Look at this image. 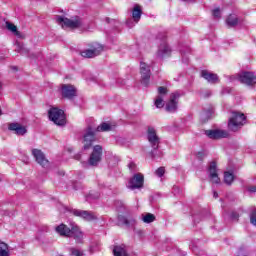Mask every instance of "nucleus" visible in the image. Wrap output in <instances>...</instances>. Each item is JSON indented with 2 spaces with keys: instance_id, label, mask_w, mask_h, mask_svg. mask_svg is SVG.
<instances>
[{
  "instance_id": "38",
  "label": "nucleus",
  "mask_w": 256,
  "mask_h": 256,
  "mask_svg": "<svg viewBox=\"0 0 256 256\" xmlns=\"http://www.w3.org/2000/svg\"><path fill=\"white\" fill-rule=\"evenodd\" d=\"M250 223L256 226V209H254L250 214Z\"/></svg>"
},
{
  "instance_id": "25",
  "label": "nucleus",
  "mask_w": 256,
  "mask_h": 256,
  "mask_svg": "<svg viewBox=\"0 0 256 256\" xmlns=\"http://www.w3.org/2000/svg\"><path fill=\"white\" fill-rule=\"evenodd\" d=\"M16 51L17 53H20V55H28L29 54V49H27V47H25V44L16 43Z\"/></svg>"
},
{
  "instance_id": "12",
  "label": "nucleus",
  "mask_w": 256,
  "mask_h": 256,
  "mask_svg": "<svg viewBox=\"0 0 256 256\" xmlns=\"http://www.w3.org/2000/svg\"><path fill=\"white\" fill-rule=\"evenodd\" d=\"M206 137L209 139H227L229 137V132L226 130H206L205 131Z\"/></svg>"
},
{
  "instance_id": "5",
  "label": "nucleus",
  "mask_w": 256,
  "mask_h": 256,
  "mask_svg": "<svg viewBox=\"0 0 256 256\" xmlns=\"http://www.w3.org/2000/svg\"><path fill=\"white\" fill-rule=\"evenodd\" d=\"M96 132L97 130L91 126H88L84 130V133H83L84 151L91 149V147L93 146V143L97 141V136L95 135Z\"/></svg>"
},
{
  "instance_id": "46",
  "label": "nucleus",
  "mask_w": 256,
  "mask_h": 256,
  "mask_svg": "<svg viewBox=\"0 0 256 256\" xmlns=\"http://www.w3.org/2000/svg\"><path fill=\"white\" fill-rule=\"evenodd\" d=\"M171 245V240H167L166 243L163 245V247H165V251H169V246L167 245Z\"/></svg>"
},
{
  "instance_id": "42",
  "label": "nucleus",
  "mask_w": 256,
  "mask_h": 256,
  "mask_svg": "<svg viewBox=\"0 0 256 256\" xmlns=\"http://www.w3.org/2000/svg\"><path fill=\"white\" fill-rule=\"evenodd\" d=\"M180 53L181 55H185L186 53H191V48H189V46H186L185 49L181 48Z\"/></svg>"
},
{
  "instance_id": "28",
  "label": "nucleus",
  "mask_w": 256,
  "mask_h": 256,
  "mask_svg": "<svg viewBox=\"0 0 256 256\" xmlns=\"http://www.w3.org/2000/svg\"><path fill=\"white\" fill-rule=\"evenodd\" d=\"M143 223H153L155 221V216L151 213L142 214Z\"/></svg>"
},
{
  "instance_id": "8",
  "label": "nucleus",
  "mask_w": 256,
  "mask_h": 256,
  "mask_svg": "<svg viewBox=\"0 0 256 256\" xmlns=\"http://www.w3.org/2000/svg\"><path fill=\"white\" fill-rule=\"evenodd\" d=\"M103 156V147L101 145H95L93 151L88 160L89 165L97 167L101 163V157Z\"/></svg>"
},
{
  "instance_id": "40",
  "label": "nucleus",
  "mask_w": 256,
  "mask_h": 256,
  "mask_svg": "<svg viewBox=\"0 0 256 256\" xmlns=\"http://www.w3.org/2000/svg\"><path fill=\"white\" fill-rule=\"evenodd\" d=\"M230 219H231L232 221H239V213H237V212H231V213H230Z\"/></svg>"
},
{
  "instance_id": "53",
  "label": "nucleus",
  "mask_w": 256,
  "mask_h": 256,
  "mask_svg": "<svg viewBox=\"0 0 256 256\" xmlns=\"http://www.w3.org/2000/svg\"><path fill=\"white\" fill-rule=\"evenodd\" d=\"M60 175H65V172H63V171H62V172H60Z\"/></svg>"
},
{
  "instance_id": "22",
  "label": "nucleus",
  "mask_w": 256,
  "mask_h": 256,
  "mask_svg": "<svg viewBox=\"0 0 256 256\" xmlns=\"http://www.w3.org/2000/svg\"><path fill=\"white\" fill-rule=\"evenodd\" d=\"M141 15H143V10L141 9V6L139 4H135L132 10V19L134 23H139V21L141 20Z\"/></svg>"
},
{
  "instance_id": "21",
  "label": "nucleus",
  "mask_w": 256,
  "mask_h": 256,
  "mask_svg": "<svg viewBox=\"0 0 256 256\" xmlns=\"http://www.w3.org/2000/svg\"><path fill=\"white\" fill-rule=\"evenodd\" d=\"M8 129L10 131H15L16 135H25V133H27V128H25V126H21L19 123L9 124Z\"/></svg>"
},
{
  "instance_id": "52",
  "label": "nucleus",
  "mask_w": 256,
  "mask_h": 256,
  "mask_svg": "<svg viewBox=\"0 0 256 256\" xmlns=\"http://www.w3.org/2000/svg\"><path fill=\"white\" fill-rule=\"evenodd\" d=\"M75 159H80V156L79 155L75 156Z\"/></svg>"
},
{
  "instance_id": "55",
  "label": "nucleus",
  "mask_w": 256,
  "mask_h": 256,
  "mask_svg": "<svg viewBox=\"0 0 256 256\" xmlns=\"http://www.w3.org/2000/svg\"><path fill=\"white\" fill-rule=\"evenodd\" d=\"M138 233H141V230H139Z\"/></svg>"
},
{
  "instance_id": "23",
  "label": "nucleus",
  "mask_w": 256,
  "mask_h": 256,
  "mask_svg": "<svg viewBox=\"0 0 256 256\" xmlns=\"http://www.w3.org/2000/svg\"><path fill=\"white\" fill-rule=\"evenodd\" d=\"M113 255L114 256H129L127 254V249H125V245H116L113 247Z\"/></svg>"
},
{
  "instance_id": "7",
  "label": "nucleus",
  "mask_w": 256,
  "mask_h": 256,
  "mask_svg": "<svg viewBox=\"0 0 256 256\" xmlns=\"http://www.w3.org/2000/svg\"><path fill=\"white\" fill-rule=\"evenodd\" d=\"M70 213L74 215V217H80V219H83L84 221H97V214H95L92 211L87 210H79V209H69Z\"/></svg>"
},
{
  "instance_id": "3",
  "label": "nucleus",
  "mask_w": 256,
  "mask_h": 256,
  "mask_svg": "<svg viewBox=\"0 0 256 256\" xmlns=\"http://www.w3.org/2000/svg\"><path fill=\"white\" fill-rule=\"evenodd\" d=\"M147 139L153 149V151L151 152V157L152 159H157V154L155 153V151L159 149L161 139L159 138V136H157V130H155V128L148 127Z\"/></svg>"
},
{
  "instance_id": "1",
  "label": "nucleus",
  "mask_w": 256,
  "mask_h": 256,
  "mask_svg": "<svg viewBox=\"0 0 256 256\" xmlns=\"http://www.w3.org/2000/svg\"><path fill=\"white\" fill-rule=\"evenodd\" d=\"M55 231L61 237H73L76 243H83V232H81L79 226H72L69 228L65 224H60L55 228Z\"/></svg>"
},
{
  "instance_id": "15",
  "label": "nucleus",
  "mask_w": 256,
  "mask_h": 256,
  "mask_svg": "<svg viewBox=\"0 0 256 256\" xmlns=\"http://www.w3.org/2000/svg\"><path fill=\"white\" fill-rule=\"evenodd\" d=\"M62 97L64 99H73L74 97H77V89L71 84H63Z\"/></svg>"
},
{
  "instance_id": "36",
  "label": "nucleus",
  "mask_w": 256,
  "mask_h": 256,
  "mask_svg": "<svg viewBox=\"0 0 256 256\" xmlns=\"http://www.w3.org/2000/svg\"><path fill=\"white\" fill-rule=\"evenodd\" d=\"M115 205L118 211H125V204L123 203V200H116Z\"/></svg>"
},
{
  "instance_id": "19",
  "label": "nucleus",
  "mask_w": 256,
  "mask_h": 256,
  "mask_svg": "<svg viewBox=\"0 0 256 256\" xmlns=\"http://www.w3.org/2000/svg\"><path fill=\"white\" fill-rule=\"evenodd\" d=\"M118 223L121 225H126L128 228L135 229V225H137V220L133 216H118Z\"/></svg>"
},
{
  "instance_id": "16",
  "label": "nucleus",
  "mask_w": 256,
  "mask_h": 256,
  "mask_svg": "<svg viewBox=\"0 0 256 256\" xmlns=\"http://www.w3.org/2000/svg\"><path fill=\"white\" fill-rule=\"evenodd\" d=\"M101 51H103V46L98 45L97 47L83 50L81 52V56L85 59H93V57H97V55H100Z\"/></svg>"
},
{
  "instance_id": "56",
  "label": "nucleus",
  "mask_w": 256,
  "mask_h": 256,
  "mask_svg": "<svg viewBox=\"0 0 256 256\" xmlns=\"http://www.w3.org/2000/svg\"><path fill=\"white\" fill-rule=\"evenodd\" d=\"M74 189H77V187L74 186Z\"/></svg>"
},
{
  "instance_id": "49",
  "label": "nucleus",
  "mask_w": 256,
  "mask_h": 256,
  "mask_svg": "<svg viewBox=\"0 0 256 256\" xmlns=\"http://www.w3.org/2000/svg\"><path fill=\"white\" fill-rule=\"evenodd\" d=\"M182 61H183V63H189V58L183 57V58H182Z\"/></svg>"
},
{
  "instance_id": "30",
  "label": "nucleus",
  "mask_w": 256,
  "mask_h": 256,
  "mask_svg": "<svg viewBox=\"0 0 256 256\" xmlns=\"http://www.w3.org/2000/svg\"><path fill=\"white\" fill-rule=\"evenodd\" d=\"M6 29H8V31H11L12 33H14V35L19 36V31L17 30V26H15V24H13L11 22H6Z\"/></svg>"
},
{
  "instance_id": "31",
  "label": "nucleus",
  "mask_w": 256,
  "mask_h": 256,
  "mask_svg": "<svg viewBox=\"0 0 256 256\" xmlns=\"http://www.w3.org/2000/svg\"><path fill=\"white\" fill-rule=\"evenodd\" d=\"M155 107H157V109H161L163 107H165V102L163 101V96H157L155 102H154Z\"/></svg>"
},
{
  "instance_id": "41",
  "label": "nucleus",
  "mask_w": 256,
  "mask_h": 256,
  "mask_svg": "<svg viewBox=\"0 0 256 256\" xmlns=\"http://www.w3.org/2000/svg\"><path fill=\"white\" fill-rule=\"evenodd\" d=\"M201 97L207 99V97H211V90H206L205 92H201Z\"/></svg>"
},
{
  "instance_id": "9",
  "label": "nucleus",
  "mask_w": 256,
  "mask_h": 256,
  "mask_svg": "<svg viewBox=\"0 0 256 256\" xmlns=\"http://www.w3.org/2000/svg\"><path fill=\"white\" fill-rule=\"evenodd\" d=\"M145 183V177L141 173H136L128 182V189L135 191V189H143Z\"/></svg>"
},
{
  "instance_id": "27",
  "label": "nucleus",
  "mask_w": 256,
  "mask_h": 256,
  "mask_svg": "<svg viewBox=\"0 0 256 256\" xmlns=\"http://www.w3.org/2000/svg\"><path fill=\"white\" fill-rule=\"evenodd\" d=\"M234 179H235V176H233V173H230V172L224 173V183H226V185H231Z\"/></svg>"
},
{
  "instance_id": "2",
  "label": "nucleus",
  "mask_w": 256,
  "mask_h": 256,
  "mask_svg": "<svg viewBox=\"0 0 256 256\" xmlns=\"http://www.w3.org/2000/svg\"><path fill=\"white\" fill-rule=\"evenodd\" d=\"M247 117H245V114L241 112H232L231 116L228 120V129L229 131H233L236 133V131H239L243 125H245Z\"/></svg>"
},
{
  "instance_id": "47",
  "label": "nucleus",
  "mask_w": 256,
  "mask_h": 256,
  "mask_svg": "<svg viewBox=\"0 0 256 256\" xmlns=\"http://www.w3.org/2000/svg\"><path fill=\"white\" fill-rule=\"evenodd\" d=\"M190 247H192L193 253L197 255V246H195L194 242H192V245H190Z\"/></svg>"
},
{
  "instance_id": "33",
  "label": "nucleus",
  "mask_w": 256,
  "mask_h": 256,
  "mask_svg": "<svg viewBox=\"0 0 256 256\" xmlns=\"http://www.w3.org/2000/svg\"><path fill=\"white\" fill-rule=\"evenodd\" d=\"M70 255L71 256H84L85 254L77 248H70Z\"/></svg>"
},
{
  "instance_id": "50",
  "label": "nucleus",
  "mask_w": 256,
  "mask_h": 256,
  "mask_svg": "<svg viewBox=\"0 0 256 256\" xmlns=\"http://www.w3.org/2000/svg\"><path fill=\"white\" fill-rule=\"evenodd\" d=\"M213 197H214V199H217V197H219V194L216 191H214L213 192Z\"/></svg>"
},
{
  "instance_id": "51",
  "label": "nucleus",
  "mask_w": 256,
  "mask_h": 256,
  "mask_svg": "<svg viewBox=\"0 0 256 256\" xmlns=\"http://www.w3.org/2000/svg\"><path fill=\"white\" fill-rule=\"evenodd\" d=\"M133 167H135V163H130L129 164V169H133Z\"/></svg>"
},
{
  "instance_id": "6",
  "label": "nucleus",
  "mask_w": 256,
  "mask_h": 256,
  "mask_svg": "<svg viewBox=\"0 0 256 256\" xmlns=\"http://www.w3.org/2000/svg\"><path fill=\"white\" fill-rule=\"evenodd\" d=\"M56 21L63 28L68 27L69 29H79V27H83V20L79 17H76L74 20H71L63 16H57Z\"/></svg>"
},
{
  "instance_id": "32",
  "label": "nucleus",
  "mask_w": 256,
  "mask_h": 256,
  "mask_svg": "<svg viewBox=\"0 0 256 256\" xmlns=\"http://www.w3.org/2000/svg\"><path fill=\"white\" fill-rule=\"evenodd\" d=\"M99 197H101V194H99V192H90L86 196V199H87V201H93L95 199H99Z\"/></svg>"
},
{
  "instance_id": "35",
  "label": "nucleus",
  "mask_w": 256,
  "mask_h": 256,
  "mask_svg": "<svg viewBox=\"0 0 256 256\" xmlns=\"http://www.w3.org/2000/svg\"><path fill=\"white\" fill-rule=\"evenodd\" d=\"M0 256H9V249L7 248V244L0 246Z\"/></svg>"
},
{
  "instance_id": "10",
  "label": "nucleus",
  "mask_w": 256,
  "mask_h": 256,
  "mask_svg": "<svg viewBox=\"0 0 256 256\" xmlns=\"http://www.w3.org/2000/svg\"><path fill=\"white\" fill-rule=\"evenodd\" d=\"M140 74H141V83L145 87L149 85L151 80V66L145 62H140Z\"/></svg>"
},
{
  "instance_id": "17",
  "label": "nucleus",
  "mask_w": 256,
  "mask_h": 256,
  "mask_svg": "<svg viewBox=\"0 0 256 256\" xmlns=\"http://www.w3.org/2000/svg\"><path fill=\"white\" fill-rule=\"evenodd\" d=\"M156 56L158 59H165V57H171V47L167 42H162L158 48Z\"/></svg>"
},
{
  "instance_id": "39",
  "label": "nucleus",
  "mask_w": 256,
  "mask_h": 256,
  "mask_svg": "<svg viewBox=\"0 0 256 256\" xmlns=\"http://www.w3.org/2000/svg\"><path fill=\"white\" fill-rule=\"evenodd\" d=\"M155 175H157V177H163V175H165V167H159L155 171Z\"/></svg>"
},
{
  "instance_id": "37",
  "label": "nucleus",
  "mask_w": 256,
  "mask_h": 256,
  "mask_svg": "<svg viewBox=\"0 0 256 256\" xmlns=\"http://www.w3.org/2000/svg\"><path fill=\"white\" fill-rule=\"evenodd\" d=\"M212 15H213V17H215V19H221V9L215 8L212 11Z\"/></svg>"
},
{
  "instance_id": "44",
  "label": "nucleus",
  "mask_w": 256,
  "mask_h": 256,
  "mask_svg": "<svg viewBox=\"0 0 256 256\" xmlns=\"http://www.w3.org/2000/svg\"><path fill=\"white\" fill-rule=\"evenodd\" d=\"M247 191H249V193H256V186H248Z\"/></svg>"
},
{
  "instance_id": "14",
  "label": "nucleus",
  "mask_w": 256,
  "mask_h": 256,
  "mask_svg": "<svg viewBox=\"0 0 256 256\" xmlns=\"http://www.w3.org/2000/svg\"><path fill=\"white\" fill-rule=\"evenodd\" d=\"M32 155L35 158L38 165L41 167H49V160L45 157V154L39 149H33Z\"/></svg>"
},
{
  "instance_id": "29",
  "label": "nucleus",
  "mask_w": 256,
  "mask_h": 256,
  "mask_svg": "<svg viewBox=\"0 0 256 256\" xmlns=\"http://www.w3.org/2000/svg\"><path fill=\"white\" fill-rule=\"evenodd\" d=\"M95 130L98 132L111 131V125L109 123L103 122Z\"/></svg>"
},
{
  "instance_id": "18",
  "label": "nucleus",
  "mask_w": 256,
  "mask_h": 256,
  "mask_svg": "<svg viewBox=\"0 0 256 256\" xmlns=\"http://www.w3.org/2000/svg\"><path fill=\"white\" fill-rule=\"evenodd\" d=\"M208 173H209V178L211 179L212 183L219 184L220 179L219 175L217 174V163L216 162H211L209 167H208Z\"/></svg>"
},
{
  "instance_id": "54",
  "label": "nucleus",
  "mask_w": 256,
  "mask_h": 256,
  "mask_svg": "<svg viewBox=\"0 0 256 256\" xmlns=\"http://www.w3.org/2000/svg\"><path fill=\"white\" fill-rule=\"evenodd\" d=\"M0 115H2V111H1V108H0Z\"/></svg>"
},
{
  "instance_id": "13",
  "label": "nucleus",
  "mask_w": 256,
  "mask_h": 256,
  "mask_svg": "<svg viewBox=\"0 0 256 256\" xmlns=\"http://www.w3.org/2000/svg\"><path fill=\"white\" fill-rule=\"evenodd\" d=\"M179 97H181L179 92H174L171 94L170 100L166 104V111H168V113H175V111H177V101L179 100Z\"/></svg>"
},
{
  "instance_id": "26",
  "label": "nucleus",
  "mask_w": 256,
  "mask_h": 256,
  "mask_svg": "<svg viewBox=\"0 0 256 256\" xmlns=\"http://www.w3.org/2000/svg\"><path fill=\"white\" fill-rule=\"evenodd\" d=\"M213 113H214L213 107L209 108L208 110H204L202 112V119L204 121H209V119H211Z\"/></svg>"
},
{
  "instance_id": "20",
  "label": "nucleus",
  "mask_w": 256,
  "mask_h": 256,
  "mask_svg": "<svg viewBox=\"0 0 256 256\" xmlns=\"http://www.w3.org/2000/svg\"><path fill=\"white\" fill-rule=\"evenodd\" d=\"M201 77H203V79H205L208 83H211L212 85H215V83H219V76L207 70L201 71Z\"/></svg>"
},
{
  "instance_id": "45",
  "label": "nucleus",
  "mask_w": 256,
  "mask_h": 256,
  "mask_svg": "<svg viewBox=\"0 0 256 256\" xmlns=\"http://www.w3.org/2000/svg\"><path fill=\"white\" fill-rule=\"evenodd\" d=\"M126 25H127L128 27H130V29H131V27H135V23H133V20H128V21L126 22Z\"/></svg>"
},
{
  "instance_id": "34",
  "label": "nucleus",
  "mask_w": 256,
  "mask_h": 256,
  "mask_svg": "<svg viewBox=\"0 0 256 256\" xmlns=\"http://www.w3.org/2000/svg\"><path fill=\"white\" fill-rule=\"evenodd\" d=\"M168 92L169 91L167 90V87H164V86L158 87V97H162L163 98V96L167 95Z\"/></svg>"
},
{
  "instance_id": "48",
  "label": "nucleus",
  "mask_w": 256,
  "mask_h": 256,
  "mask_svg": "<svg viewBox=\"0 0 256 256\" xmlns=\"http://www.w3.org/2000/svg\"><path fill=\"white\" fill-rule=\"evenodd\" d=\"M98 187H100V189H105V187H107V186L105 185V183L99 181L98 182Z\"/></svg>"
},
{
  "instance_id": "4",
  "label": "nucleus",
  "mask_w": 256,
  "mask_h": 256,
  "mask_svg": "<svg viewBox=\"0 0 256 256\" xmlns=\"http://www.w3.org/2000/svg\"><path fill=\"white\" fill-rule=\"evenodd\" d=\"M48 117L50 121L58 125L59 127H63L67 123L65 118V112L59 108H51L48 111Z\"/></svg>"
},
{
  "instance_id": "11",
  "label": "nucleus",
  "mask_w": 256,
  "mask_h": 256,
  "mask_svg": "<svg viewBox=\"0 0 256 256\" xmlns=\"http://www.w3.org/2000/svg\"><path fill=\"white\" fill-rule=\"evenodd\" d=\"M239 81L240 83H243L244 85H256V76L253 72H242L239 75Z\"/></svg>"
},
{
  "instance_id": "24",
  "label": "nucleus",
  "mask_w": 256,
  "mask_h": 256,
  "mask_svg": "<svg viewBox=\"0 0 256 256\" xmlns=\"http://www.w3.org/2000/svg\"><path fill=\"white\" fill-rule=\"evenodd\" d=\"M226 25L228 27H237L239 25V18L235 14H230L226 19Z\"/></svg>"
},
{
  "instance_id": "43",
  "label": "nucleus",
  "mask_w": 256,
  "mask_h": 256,
  "mask_svg": "<svg viewBox=\"0 0 256 256\" xmlns=\"http://www.w3.org/2000/svg\"><path fill=\"white\" fill-rule=\"evenodd\" d=\"M237 256H245V248L243 247L239 248L237 252Z\"/></svg>"
}]
</instances>
